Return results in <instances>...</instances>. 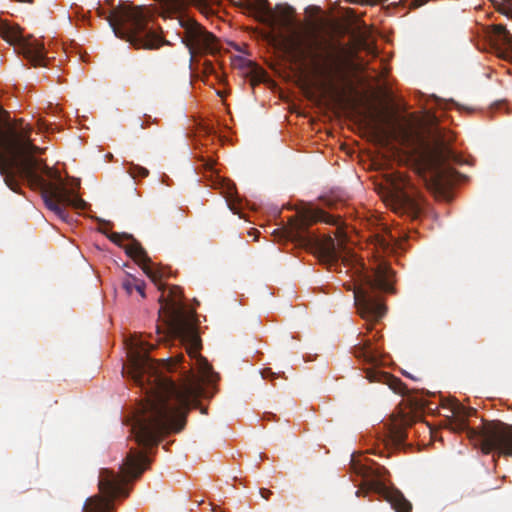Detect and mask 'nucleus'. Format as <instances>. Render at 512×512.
<instances>
[{
    "label": "nucleus",
    "instance_id": "nucleus-6",
    "mask_svg": "<svg viewBox=\"0 0 512 512\" xmlns=\"http://www.w3.org/2000/svg\"><path fill=\"white\" fill-rule=\"evenodd\" d=\"M161 280L162 279L154 283L158 286V289L162 291L159 297V316L163 318L167 333L178 339L181 338L189 357L196 360L202 377L208 378L212 368L206 359L200 355L201 339L195 326L185 316L181 308V289L179 286L173 285L168 288L167 294H165V286L160 283Z\"/></svg>",
    "mask_w": 512,
    "mask_h": 512
},
{
    "label": "nucleus",
    "instance_id": "nucleus-3",
    "mask_svg": "<svg viewBox=\"0 0 512 512\" xmlns=\"http://www.w3.org/2000/svg\"><path fill=\"white\" fill-rule=\"evenodd\" d=\"M115 36L135 49L155 50L169 41L161 36L154 11L145 5L120 4L107 17Z\"/></svg>",
    "mask_w": 512,
    "mask_h": 512
},
{
    "label": "nucleus",
    "instance_id": "nucleus-23",
    "mask_svg": "<svg viewBox=\"0 0 512 512\" xmlns=\"http://www.w3.org/2000/svg\"><path fill=\"white\" fill-rule=\"evenodd\" d=\"M251 5L261 13L268 14L270 12L268 0H252Z\"/></svg>",
    "mask_w": 512,
    "mask_h": 512
},
{
    "label": "nucleus",
    "instance_id": "nucleus-16",
    "mask_svg": "<svg viewBox=\"0 0 512 512\" xmlns=\"http://www.w3.org/2000/svg\"><path fill=\"white\" fill-rule=\"evenodd\" d=\"M165 10L171 15L179 13L186 4H195L202 13L208 15L214 12L212 5L216 4L218 0H160Z\"/></svg>",
    "mask_w": 512,
    "mask_h": 512
},
{
    "label": "nucleus",
    "instance_id": "nucleus-25",
    "mask_svg": "<svg viewBox=\"0 0 512 512\" xmlns=\"http://www.w3.org/2000/svg\"><path fill=\"white\" fill-rule=\"evenodd\" d=\"M261 373H262V377L264 379L276 377V373L272 372V370L270 368L264 369Z\"/></svg>",
    "mask_w": 512,
    "mask_h": 512
},
{
    "label": "nucleus",
    "instance_id": "nucleus-8",
    "mask_svg": "<svg viewBox=\"0 0 512 512\" xmlns=\"http://www.w3.org/2000/svg\"><path fill=\"white\" fill-rule=\"evenodd\" d=\"M454 431H465L467 437L478 445L482 452H495L498 457H512V425L502 421H484L479 430L470 428L465 420H459L453 427Z\"/></svg>",
    "mask_w": 512,
    "mask_h": 512
},
{
    "label": "nucleus",
    "instance_id": "nucleus-28",
    "mask_svg": "<svg viewBox=\"0 0 512 512\" xmlns=\"http://www.w3.org/2000/svg\"><path fill=\"white\" fill-rule=\"evenodd\" d=\"M259 492L260 495L266 500L269 499V497L272 495V491L266 488H261Z\"/></svg>",
    "mask_w": 512,
    "mask_h": 512
},
{
    "label": "nucleus",
    "instance_id": "nucleus-17",
    "mask_svg": "<svg viewBox=\"0 0 512 512\" xmlns=\"http://www.w3.org/2000/svg\"><path fill=\"white\" fill-rule=\"evenodd\" d=\"M489 39L496 49L503 53L512 52V34L502 24L490 27Z\"/></svg>",
    "mask_w": 512,
    "mask_h": 512
},
{
    "label": "nucleus",
    "instance_id": "nucleus-5",
    "mask_svg": "<svg viewBox=\"0 0 512 512\" xmlns=\"http://www.w3.org/2000/svg\"><path fill=\"white\" fill-rule=\"evenodd\" d=\"M149 464L150 460L144 451L131 448L120 466V472L102 468L98 480L100 495L89 497L84 504L83 512H112L113 501L129 495L127 480L140 477Z\"/></svg>",
    "mask_w": 512,
    "mask_h": 512
},
{
    "label": "nucleus",
    "instance_id": "nucleus-29",
    "mask_svg": "<svg viewBox=\"0 0 512 512\" xmlns=\"http://www.w3.org/2000/svg\"><path fill=\"white\" fill-rule=\"evenodd\" d=\"M501 12L504 15H506L508 18L512 19V9L511 8L503 9Z\"/></svg>",
    "mask_w": 512,
    "mask_h": 512
},
{
    "label": "nucleus",
    "instance_id": "nucleus-10",
    "mask_svg": "<svg viewBox=\"0 0 512 512\" xmlns=\"http://www.w3.org/2000/svg\"><path fill=\"white\" fill-rule=\"evenodd\" d=\"M0 37L14 46L15 51L23 55L32 66L47 65L48 57L43 42L33 35L24 36L18 24L0 19Z\"/></svg>",
    "mask_w": 512,
    "mask_h": 512
},
{
    "label": "nucleus",
    "instance_id": "nucleus-15",
    "mask_svg": "<svg viewBox=\"0 0 512 512\" xmlns=\"http://www.w3.org/2000/svg\"><path fill=\"white\" fill-rule=\"evenodd\" d=\"M454 135L449 131L437 128L434 135V143L431 149V158L435 166L440 167L448 162H458L459 157L451 149L450 144Z\"/></svg>",
    "mask_w": 512,
    "mask_h": 512
},
{
    "label": "nucleus",
    "instance_id": "nucleus-14",
    "mask_svg": "<svg viewBox=\"0 0 512 512\" xmlns=\"http://www.w3.org/2000/svg\"><path fill=\"white\" fill-rule=\"evenodd\" d=\"M109 239L121 245L123 240H131V243L125 246L126 253L133 258L137 263L142 266L145 274L153 281L157 282L160 279H163L166 276V271L163 268L155 266L150 258L147 255V252L141 246V244L132 238V236L128 234H120L117 232H113Z\"/></svg>",
    "mask_w": 512,
    "mask_h": 512
},
{
    "label": "nucleus",
    "instance_id": "nucleus-1",
    "mask_svg": "<svg viewBox=\"0 0 512 512\" xmlns=\"http://www.w3.org/2000/svg\"><path fill=\"white\" fill-rule=\"evenodd\" d=\"M153 346L131 341L128 347L127 373L145 390L146 399L141 409L132 416L131 434L144 449L156 447L170 431H181L191 404L201 394V383L194 375L179 386L159 371L158 364L149 357Z\"/></svg>",
    "mask_w": 512,
    "mask_h": 512
},
{
    "label": "nucleus",
    "instance_id": "nucleus-27",
    "mask_svg": "<svg viewBox=\"0 0 512 512\" xmlns=\"http://www.w3.org/2000/svg\"><path fill=\"white\" fill-rule=\"evenodd\" d=\"M455 413L462 417H468L471 414L470 412L466 411L465 407H457Z\"/></svg>",
    "mask_w": 512,
    "mask_h": 512
},
{
    "label": "nucleus",
    "instance_id": "nucleus-7",
    "mask_svg": "<svg viewBox=\"0 0 512 512\" xmlns=\"http://www.w3.org/2000/svg\"><path fill=\"white\" fill-rule=\"evenodd\" d=\"M389 274L388 268L379 267L373 278L366 276L360 285L352 282L343 284L346 290L353 291L354 304L362 318L378 320L385 314L386 308L379 292L391 290Z\"/></svg>",
    "mask_w": 512,
    "mask_h": 512
},
{
    "label": "nucleus",
    "instance_id": "nucleus-12",
    "mask_svg": "<svg viewBox=\"0 0 512 512\" xmlns=\"http://www.w3.org/2000/svg\"><path fill=\"white\" fill-rule=\"evenodd\" d=\"M322 50V43L315 37L292 40L287 47V52L294 63L316 75H324L327 72Z\"/></svg>",
    "mask_w": 512,
    "mask_h": 512
},
{
    "label": "nucleus",
    "instance_id": "nucleus-26",
    "mask_svg": "<svg viewBox=\"0 0 512 512\" xmlns=\"http://www.w3.org/2000/svg\"><path fill=\"white\" fill-rule=\"evenodd\" d=\"M427 2H428V0H412L410 2L409 6H410V8H418Z\"/></svg>",
    "mask_w": 512,
    "mask_h": 512
},
{
    "label": "nucleus",
    "instance_id": "nucleus-9",
    "mask_svg": "<svg viewBox=\"0 0 512 512\" xmlns=\"http://www.w3.org/2000/svg\"><path fill=\"white\" fill-rule=\"evenodd\" d=\"M390 206L395 213L417 220L423 212L424 198L408 177L398 173L391 179Z\"/></svg>",
    "mask_w": 512,
    "mask_h": 512
},
{
    "label": "nucleus",
    "instance_id": "nucleus-19",
    "mask_svg": "<svg viewBox=\"0 0 512 512\" xmlns=\"http://www.w3.org/2000/svg\"><path fill=\"white\" fill-rule=\"evenodd\" d=\"M387 500L396 512H411L412 504L404 497L399 490L387 493Z\"/></svg>",
    "mask_w": 512,
    "mask_h": 512
},
{
    "label": "nucleus",
    "instance_id": "nucleus-13",
    "mask_svg": "<svg viewBox=\"0 0 512 512\" xmlns=\"http://www.w3.org/2000/svg\"><path fill=\"white\" fill-rule=\"evenodd\" d=\"M179 24L183 28L182 42L192 56L218 52L217 38L202 25L185 15H180Z\"/></svg>",
    "mask_w": 512,
    "mask_h": 512
},
{
    "label": "nucleus",
    "instance_id": "nucleus-24",
    "mask_svg": "<svg viewBox=\"0 0 512 512\" xmlns=\"http://www.w3.org/2000/svg\"><path fill=\"white\" fill-rule=\"evenodd\" d=\"M202 162H203V167L205 170H209V171H213L214 169V165H215V160L211 157H202Z\"/></svg>",
    "mask_w": 512,
    "mask_h": 512
},
{
    "label": "nucleus",
    "instance_id": "nucleus-22",
    "mask_svg": "<svg viewBox=\"0 0 512 512\" xmlns=\"http://www.w3.org/2000/svg\"><path fill=\"white\" fill-rule=\"evenodd\" d=\"M129 173L131 174V176L133 178H136V177L144 178V177L148 176L149 171L142 166L132 164L129 168Z\"/></svg>",
    "mask_w": 512,
    "mask_h": 512
},
{
    "label": "nucleus",
    "instance_id": "nucleus-18",
    "mask_svg": "<svg viewBox=\"0 0 512 512\" xmlns=\"http://www.w3.org/2000/svg\"><path fill=\"white\" fill-rule=\"evenodd\" d=\"M406 438V420L402 419L399 423H393L390 426L386 445L400 449L404 446Z\"/></svg>",
    "mask_w": 512,
    "mask_h": 512
},
{
    "label": "nucleus",
    "instance_id": "nucleus-21",
    "mask_svg": "<svg viewBox=\"0 0 512 512\" xmlns=\"http://www.w3.org/2000/svg\"><path fill=\"white\" fill-rule=\"evenodd\" d=\"M388 473L387 469L383 466H377L376 468L368 467L363 471L364 477H371L376 481L372 483L373 488L380 487L379 480H382Z\"/></svg>",
    "mask_w": 512,
    "mask_h": 512
},
{
    "label": "nucleus",
    "instance_id": "nucleus-20",
    "mask_svg": "<svg viewBox=\"0 0 512 512\" xmlns=\"http://www.w3.org/2000/svg\"><path fill=\"white\" fill-rule=\"evenodd\" d=\"M122 288L127 295H131L134 291L138 292L142 298H145V283L135 277L128 276L122 282Z\"/></svg>",
    "mask_w": 512,
    "mask_h": 512
},
{
    "label": "nucleus",
    "instance_id": "nucleus-11",
    "mask_svg": "<svg viewBox=\"0 0 512 512\" xmlns=\"http://www.w3.org/2000/svg\"><path fill=\"white\" fill-rule=\"evenodd\" d=\"M353 354L368 365L364 368V372L370 382L383 383L388 385L395 393H404L405 386L399 378L378 370V367L383 364V359L378 350L372 346L370 340H362L354 345Z\"/></svg>",
    "mask_w": 512,
    "mask_h": 512
},
{
    "label": "nucleus",
    "instance_id": "nucleus-4",
    "mask_svg": "<svg viewBox=\"0 0 512 512\" xmlns=\"http://www.w3.org/2000/svg\"><path fill=\"white\" fill-rule=\"evenodd\" d=\"M316 222L337 225L339 218L321 209H303L290 218L285 231L286 237L299 246L310 248L321 261L329 265L330 269L334 267L337 270L340 260L344 265L347 261L342 256L343 242H335L330 235L320 236L310 231V226Z\"/></svg>",
    "mask_w": 512,
    "mask_h": 512
},
{
    "label": "nucleus",
    "instance_id": "nucleus-2",
    "mask_svg": "<svg viewBox=\"0 0 512 512\" xmlns=\"http://www.w3.org/2000/svg\"><path fill=\"white\" fill-rule=\"evenodd\" d=\"M32 128L23 119L11 120L0 106V174L5 184L20 192L21 181L40 190L46 207L62 220L67 207L84 209L86 203L73 188H68L58 171L35 155L41 152L31 139Z\"/></svg>",
    "mask_w": 512,
    "mask_h": 512
}]
</instances>
